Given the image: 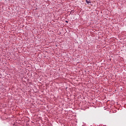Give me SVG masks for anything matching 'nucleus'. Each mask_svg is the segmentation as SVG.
Segmentation results:
<instances>
[{
  "label": "nucleus",
  "mask_w": 126,
  "mask_h": 126,
  "mask_svg": "<svg viewBox=\"0 0 126 126\" xmlns=\"http://www.w3.org/2000/svg\"><path fill=\"white\" fill-rule=\"evenodd\" d=\"M86 2H87V3H91V1H90V0H86Z\"/></svg>",
  "instance_id": "f257e3e1"
}]
</instances>
